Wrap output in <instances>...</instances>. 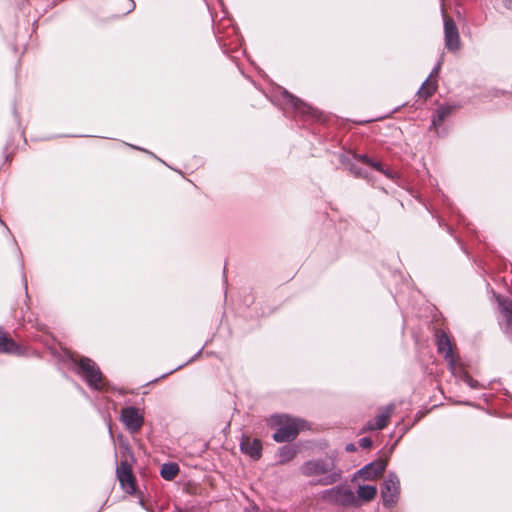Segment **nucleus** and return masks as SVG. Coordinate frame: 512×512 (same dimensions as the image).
Returning a JSON list of instances; mask_svg holds the SVG:
<instances>
[{
	"label": "nucleus",
	"mask_w": 512,
	"mask_h": 512,
	"mask_svg": "<svg viewBox=\"0 0 512 512\" xmlns=\"http://www.w3.org/2000/svg\"><path fill=\"white\" fill-rule=\"evenodd\" d=\"M0 352L15 355L24 353L22 347L18 345L13 339L9 338L0 328Z\"/></svg>",
	"instance_id": "15"
},
{
	"label": "nucleus",
	"mask_w": 512,
	"mask_h": 512,
	"mask_svg": "<svg viewBox=\"0 0 512 512\" xmlns=\"http://www.w3.org/2000/svg\"><path fill=\"white\" fill-rule=\"evenodd\" d=\"M179 473V466L176 463H165L161 467L160 474L163 479L171 481Z\"/></svg>",
	"instance_id": "21"
},
{
	"label": "nucleus",
	"mask_w": 512,
	"mask_h": 512,
	"mask_svg": "<svg viewBox=\"0 0 512 512\" xmlns=\"http://www.w3.org/2000/svg\"><path fill=\"white\" fill-rule=\"evenodd\" d=\"M394 410V405L390 404L384 407L379 415L376 416L375 420L368 421L364 427L365 431L382 430L384 429L391 417Z\"/></svg>",
	"instance_id": "11"
},
{
	"label": "nucleus",
	"mask_w": 512,
	"mask_h": 512,
	"mask_svg": "<svg viewBox=\"0 0 512 512\" xmlns=\"http://www.w3.org/2000/svg\"><path fill=\"white\" fill-rule=\"evenodd\" d=\"M347 450L348 451H353L354 450V446L352 444L348 445L347 446Z\"/></svg>",
	"instance_id": "26"
},
{
	"label": "nucleus",
	"mask_w": 512,
	"mask_h": 512,
	"mask_svg": "<svg viewBox=\"0 0 512 512\" xmlns=\"http://www.w3.org/2000/svg\"><path fill=\"white\" fill-rule=\"evenodd\" d=\"M437 350L447 361L448 369L451 373H457V365L460 364L459 358L454 354L453 344L448 335L440 330L436 332Z\"/></svg>",
	"instance_id": "5"
},
{
	"label": "nucleus",
	"mask_w": 512,
	"mask_h": 512,
	"mask_svg": "<svg viewBox=\"0 0 512 512\" xmlns=\"http://www.w3.org/2000/svg\"><path fill=\"white\" fill-rule=\"evenodd\" d=\"M296 455V450L292 446H283L279 449L278 454V462L280 464H285L292 460Z\"/></svg>",
	"instance_id": "22"
},
{
	"label": "nucleus",
	"mask_w": 512,
	"mask_h": 512,
	"mask_svg": "<svg viewBox=\"0 0 512 512\" xmlns=\"http://www.w3.org/2000/svg\"><path fill=\"white\" fill-rule=\"evenodd\" d=\"M505 6H506L507 8H512V0H506V1H505Z\"/></svg>",
	"instance_id": "25"
},
{
	"label": "nucleus",
	"mask_w": 512,
	"mask_h": 512,
	"mask_svg": "<svg viewBox=\"0 0 512 512\" xmlns=\"http://www.w3.org/2000/svg\"><path fill=\"white\" fill-rule=\"evenodd\" d=\"M498 303L505 321V332L512 338V300L498 297Z\"/></svg>",
	"instance_id": "14"
},
{
	"label": "nucleus",
	"mask_w": 512,
	"mask_h": 512,
	"mask_svg": "<svg viewBox=\"0 0 512 512\" xmlns=\"http://www.w3.org/2000/svg\"><path fill=\"white\" fill-rule=\"evenodd\" d=\"M116 475L122 489L128 494H133L135 492V478L130 465L126 461H122L117 466Z\"/></svg>",
	"instance_id": "9"
},
{
	"label": "nucleus",
	"mask_w": 512,
	"mask_h": 512,
	"mask_svg": "<svg viewBox=\"0 0 512 512\" xmlns=\"http://www.w3.org/2000/svg\"><path fill=\"white\" fill-rule=\"evenodd\" d=\"M444 17V35L445 46L449 51H457L460 48V36L458 28L452 18L445 15L444 8H442Z\"/></svg>",
	"instance_id": "7"
},
{
	"label": "nucleus",
	"mask_w": 512,
	"mask_h": 512,
	"mask_svg": "<svg viewBox=\"0 0 512 512\" xmlns=\"http://www.w3.org/2000/svg\"><path fill=\"white\" fill-rule=\"evenodd\" d=\"M436 89H437V80L428 78L420 87L418 94L420 97L427 99L434 94Z\"/></svg>",
	"instance_id": "19"
},
{
	"label": "nucleus",
	"mask_w": 512,
	"mask_h": 512,
	"mask_svg": "<svg viewBox=\"0 0 512 512\" xmlns=\"http://www.w3.org/2000/svg\"><path fill=\"white\" fill-rule=\"evenodd\" d=\"M400 495V481L396 474L389 473L381 487V497L385 507H394Z\"/></svg>",
	"instance_id": "6"
},
{
	"label": "nucleus",
	"mask_w": 512,
	"mask_h": 512,
	"mask_svg": "<svg viewBox=\"0 0 512 512\" xmlns=\"http://www.w3.org/2000/svg\"><path fill=\"white\" fill-rule=\"evenodd\" d=\"M356 159L360 161L361 163L370 166L374 168L375 170L381 172L383 175H385L387 178L394 180L397 177V172L385 168L382 163L377 162L369 158L367 155H357Z\"/></svg>",
	"instance_id": "16"
},
{
	"label": "nucleus",
	"mask_w": 512,
	"mask_h": 512,
	"mask_svg": "<svg viewBox=\"0 0 512 512\" xmlns=\"http://www.w3.org/2000/svg\"><path fill=\"white\" fill-rule=\"evenodd\" d=\"M74 362L77 365V373L84 378L89 387L98 391L107 390V383L104 382L102 373L94 361L82 357Z\"/></svg>",
	"instance_id": "3"
},
{
	"label": "nucleus",
	"mask_w": 512,
	"mask_h": 512,
	"mask_svg": "<svg viewBox=\"0 0 512 512\" xmlns=\"http://www.w3.org/2000/svg\"><path fill=\"white\" fill-rule=\"evenodd\" d=\"M385 468L386 462L383 460H377L365 465L363 468L358 470L357 473L364 480H372L383 473Z\"/></svg>",
	"instance_id": "13"
},
{
	"label": "nucleus",
	"mask_w": 512,
	"mask_h": 512,
	"mask_svg": "<svg viewBox=\"0 0 512 512\" xmlns=\"http://www.w3.org/2000/svg\"><path fill=\"white\" fill-rule=\"evenodd\" d=\"M282 94H283V98H284L285 102L294 109V111L297 115H300L302 117H307V118H309V117L317 118L318 117L317 116L318 112L315 109L308 106L301 99L290 94L287 90H284Z\"/></svg>",
	"instance_id": "10"
},
{
	"label": "nucleus",
	"mask_w": 512,
	"mask_h": 512,
	"mask_svg": "<svg viewBox=\"0 0 512 512\" xmlns=\"http://www.w3.org/2000/svg\"><path fill=\"white\" fill-rule=\"evenodd\" d=\"M377 494V488L376 486L372 485H362L359 486L357 490V501L361 500L364 502H370L372 501Z\"/></svg>",
	"instance_id": "18"
},
{
	"label": "nucleus",
	"mask_w": 512,
	"mask_h": 512,
	"mask_svg": "<svg viewBox=\"0 0 512 512\" xmlns=\"http://www.w3.org/2000/svg\"><path fill=\"white\" fill-rule=\"evenodd\" d=\"M121 421L131 433H136L141 429L144 417L137 408L130 406L121 410Z\"/></svg>",
	"instance_id": "8"
},
{
	"label": "nucleus",
	"mask_w": 512,
	"mask_h": 512,
	"mask_svg": "<svg viewBox=\"0 0 512 512\" xmlns=\"http://www.w3.org/2000/svg\"><path fill=\"white\" fill-rule=\"evenodd\" d=\"M240 449L254 460H258L262 454V444L259 439L243 437L240 442Z\"/></svg>",
	"instance_id": "12"
},
{
	"label": "nucleus",
	"mask_w": 512,
	"mask_h": 512,
	"mask_svg": "<svg viewBox=\"0 0 512 512\" xmlns=\"http://www.w3.org/2000/svg\"><path fill=\"white\" fill-rule=\"evenodd\" d=\"M359 446L362 448H370L372 446V440L368 437H363L359 440Z\"/></svg>",
	"instance_id": "23"
},
{
	"label": "nucleus",
	"mask_w": 512,
	"mask_h": 512,
	"mask_svg": "<svg viewBox=\"0 0 512 512\" xmlns=\"http://www.w3.org/2000/svg\"><path fill=\"white\" fill-rule=\"evenodd\" d=\"M454 110V106L451 105H442L437 108L435 115L432 119V126L435 131L438 133L439 127L442 125L443 121L451 115Z\"/></svg>",
	"instance_id": "17"
},
{
	"label": "nucleus",
	"mask_w": 512,
	"mask_h": 512,
	"mask_svg": "<svg viewBox=\"0 0 512 512\" xmlns=\"http://www.w3.org/2000/svg\"><path fill=\"white\" fill-rule=\"evenodd\" d=\"M441 65H442V63L439 61L437 63V65L433 68L432 72L430 73V76H429L430 79H435V77L438 75V73L441 69Z\"/></svg>",
	"instance_id": "24"
},
{
	"label": "nucleus",
	"mask_w": 512,
	"mask_h": 512,
	"mask_svg": "<svg viewBox=\"0 0 512 512\" xmlns=\"http://www.w3.org/2000/svg\"><path fill=\"white\" fill-rule=\"evenodd\" d=\"M457 379L466 383L469 387L476 389L479 387L478 381L474 380L462 367L461 363L457 365V373H452Z\"/></svg>",
	"instance_id": "20"
},
{
	"label": "nucleus",
	"mask_w": 512,
	"mask_h": 512,
	"mask_svg": "<svg viewBox=\"0 0 512 512\" xmlns=\"http://www.w3.org/2000/svg\"><path fill=\"white\" fill-rule=\"evenodd\" d=\"M322 498L331 504L339 506H357L354 492L347 486L338 485L322 493Z\"/></svg>",
	"instance_id": "4"
},
{
	"label": "nucleus",
	"mask_w": 512,
	"mask_h": 512,
	"mask_svg": "<svg viewBox=\"0 0 512 512\" xmlns=\"http://www.w3.org/2000/svg\"><path fill=\"white\" fill-rule=\"evenodd\" d=\"M301 473L307 477L324 475L316 482L323 486L334 484L341 478V472L335 471L333 461L322 459L305 462L301 466Z\"/></svg>",
	"instance_id": "1"
},
{
	"label": "nucleus",
	"mask_w": 512,
	"mask_h": 512,
	"mask_svg": "<svg viewBox=\"0 0 512 512\" xmlns=\"http://www.w3.org/2000/svg\"><path fill=\"white\" fill-rule=\"evenodd\" d=\"M302 423L299 419L287 415L276 414L268 419V425L276 429L273 439L278 443L293 441L297 437Z\"/></svg>",
	"instance_id": "2"
}]
</instances>
